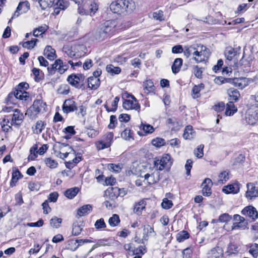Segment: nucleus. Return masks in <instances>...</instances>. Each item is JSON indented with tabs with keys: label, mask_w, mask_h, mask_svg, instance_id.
I'll use <instances>...</instances> for the list:
<instances>
[{
	"label": "nucleus",
	"mask_w": 258,
	"mask_h": 258,
	"mask_svg": "<svg viewBox=\"0 0 258 258\" xmlns=\"http://www.w3.org/2000/svg\"><path fill=\"white\" fill-rule=\"evenodd\" d=\"M184 55L188 58L192 55L191 59L196 63L205 61L209 57V49L203 45L194 44L184 46Z\"/></svg>",
	"instance_id": "1"
},
{
	"label": "nucleus",
	"mask_w": 258,
	"mask_h": 258,
	"mask_svg": "<svg viewBox=\"0 0 258 258\" xmlns=\"http://www.w3.org/2000/svg\"><path fill=\"white\" fill-rule=\"evenodd\" d=\"M110 9L114 13L125 15L133 11L135 9V5L132 1L117 0L110 4Z\"/></svg>",
	"instance_id": "2"
},
{
	"label": "nucleus",
	"mask_w": 258,
	"mask_h": 258,
	"mask_svg": "<svg viewBox=\"0 0 258 258\" xmlns=\"http://www.w3.org/2000/svg\"><path fill=\"white\" fill-rule=\"evenodd\" d=\"M47 105L42 99L35 100L32 104L26 111L25 115L31 119L38 117L39 114L43 113L46 111Z\"/></svg>",
	"instance_id": "3"
},
{
	"label": "nucleus",
	"mask_w": 258,
	"mask_h": 258,
	"mask_svg": "<svg viewBox=\"0 0 258 258\" xmlns=\"http://www.w3.org/2000/svg\"><path fill=\"white\" fill-rule=\"evenodd\" d=\"M114 25L109 21H106L95 31L94 36L96 39L102 41L110 37L114 32Z\"/></svg>",
	"instance_id": "4"
},
{
	"label": "nucleus",
	"mask_w": 258,
	"mask_h": 258,
	"mask_svg": "<svg viewBox=\"0 0 258 258\" xmlns=\"http://www.w3.org/2000/svg\"><path fill=\"white\" fill-rule=\"evenodd\" d=\"M247 105L248 109L246 112V119L249 124H254L257 119L258 98H250Z\"/></svg>",
	"instance_id": "5"
},
{
	"label": "nucleus",
	"mask_w": 258,
	"mask_h": 258,
	"mask_svg": "<svg viewBox=\"0 0 258 258\" xmlns=\"http://www.w3.org/2000/svg\"><path fill=\"white\" fill-rule=\"evenodd\" d=\"M98 9V0H83L82 6L78 8V12L81 15L92 16L95 14Z\"/></svg>",
	"instance_id": "6"
},
{
	"label": "nucleus",
	"mask_w": 258,
	"mask_h": 258,
	"mask_svg": "<svg viewBox=\"0 0 258 258\" xmlns=\"http://www.w3.org/2000/svg\"><path fill=\"white\" fill-rule=\"evenodd\" d=\"M213 109L217 112L223 111L225 108V114L226 116H232L237 111V107L235 106L233 101H229L225 105L222 102H219L213 106Z\"/></svg>",
	"instance_id": "7"
},
{
	"label": "nucleus",
	"mask_w": 258,
	"mask_h": 258,
	"mask_svg": "<svg viewBox=\"0 0 258 258\" xmlns=\"http://www.w3.org/2000/svg\"><path fill=\"white\" fill-rule=\"evenodd\" d=\"M171 157L169 154L164 155L160 159L154 161L155 167L159 170L169 169L171 165Z\"/></svg>",
	"instance_id": "8"
},
{
	"label": "nucleus",
	"mask_w": 258,
	"mask_h": 258,
	"mask_svg": "<svg viewBox=\"0 0 258 258\" xmlns=\"http://www.w3.org/2000/svg\"><path fill=\"white\" fill-rule=\"evenodd\" d=\"M29 85L26 82H22L15 87L14 90L9 93L8 97H29L26 90L29 88Z\"/></svg>",
	"instance_id": "9"
},
{
	"label": "nucleus",
	"mask_w": 258,
	"mask_h": 258,
	"mask_svg": "<svg viewBox=\"0 0 258 258\" xmlns=\"http://www.w3.org/2000/svg\"><path fill=\"white\" fill-rule=\"evenodd\" d=\"M84 79V76L81 74H72L68 77L67 81L73 86L84 90L86 88V86L83 84H80Z\"/></svg>",
	"instance_id": "10"
},
{
	"label": "nucleus",
	"mask_w": 258,
	"mask_h": 258,
	"mask_svg": "<svg viewBox=\"0 0 258 258\" xmlns=\"http://www.w3.org/2000/svg\"><path fill=\"white\" fill-rule=\"evenodd\" d=\"M113 136L112 132H108L105 134L102 139L96 143L98 150H100L109 148L113 142Z\"/></svg>",
	"instance_id": "11"
},
{
	"label": "nucleus",
	"mask_w": 258,
	"mask_h": 258,
	"mask_svg": "<svg viewBox=\"0 0 258 258\" xmlns=\"http://www.w3.org/2000/svg\"><path fill=\"white\" fill-rule=\"evenodd\" d=\"M241 213L245 217H248L252 221L258 218V211L252 206L245 207L241 212Z\"/></svg>",
	"instance_id": "12"
},
{
	"label": "nucleus",
	"mask_w": 258,
	"mask_h": 258,
	"mask_svg": "<svg viewBox=\"0 0 258 258\" xmlns=\"http://www.w3.org/2000/svg\"><path fill=\"white\" fill-rule=\"evenodd\" d=\"M73 98H69L64 101L62 107L64 113H68L78 109V104Z\"/></svg>",
	"instance_id": "13"
},
{
	"label": "nucleus",
	"mask_w": 258,
	"mask_h": 258,
	"mask_svg": "<svg viewBox=\"0 0 258 258\" xmlns=\"http://www.w3.org/2000/svg\"><path fill=\"white\" fill-rule=\"evenodd\" d=\"M30 9V4L28 1L20 2L15 12L14 15L12 17V19H14L19 16L21 14H24L28 12Z\"/></svg>",
	"instance_id": "14"
},
{
	"label": "nucleus",
	"mask_w": 258,
	"mask_h": 258,
	"mask_svg": "<svg viewBox=\"0 0 258 258\" xmlns=\"http://www.w3.org/2000/svg\"><path fill=\"white\" fill-rule=\"evenodd\" d=\"M213 185L212 180L209 178L204 179L202 184V192L204 196L209 197L212 194L211 187Z\"/></svg>",
	"instance_id": "15"
},
{
	"label": "nucleus",
	"mask_w": 258,
	"mask_h": 258,
	"mask_svg": "<svg viewBox=\"0 0 258 258\" xmlns=\"http://www.w3.org/2000/svg\"><path fill=\"white\" fill-rule=\"evenodd\" d=\"M123 107L127 110H137L140 108V106L136 98H132L131 100L126 99L123 101Z\"/></svg>",
	"instance_id": "16"
},
{
	"label": "nucleus",
	"mask_w": 258,
	"mask_h": 258,
	"mask_svg": "<svg viewBox=\"0 0 258 258\" xmlns=\"http://www.w3.org/2000/svg\"><path fill=\"white\" fill-rule=\"evenodd\" d=\"M247 190L245 194V196L247 199L252 200L253 198L258 197V187L254 186L253 183H247Z\"/></svg>",
	"instance_id": "17"
},
{
	"label": "nucleus",
	"mask_w": 258,
	"mask_h": 258,
	"mask_svg": "<svg viewBox=\"0 0 258 258\" xmlns=\"http://www.w3.org/2000/svg\"><path fill=\"white\" fill-rule=\"evenodd\" d=\"M143 87L146 95L151 96L155 95V87L151 80H147L144 82Z\"/></svg>",
	"instance_id": "18"
},
{
	"label": "nucleus",
	"mask_w": 258,
	"mask_h": 258,
	"mask_svg": "<svg viewBox=\"0 0 258 258\" xmlns=\"http://www.w3.org/2000/svg\"><path fill=\"white\" fill-rule=\"evenodd\" d=\"M223 250L222 247L217 246L208 252V258H222Z\"/></svg>",
	"instance_id": "19"
},
{
	"label": "nucleus",
	"mask_w": 258,
	"mask_h": 258,
	"mask_svg": "<svg viewBox=\"0 0 258 258\" xmlns=\"http://www.w3.org/2000/svg\"><path fill=\"white\" fill-rule=\"evenodd\" d=\"M24 115L22 113L17 109H15L12 117L11 125H20L23 122Z\"/></svg>",
	"instance_id": "20"
},
{
	"label": "nucleus",
	"mask_w": 258,
	"mask_h": 258,
	"mask_svg": "<svg viewBox=\"0 0 258 258\" xmlns=\"http://www.w3.org/2000/svg\"><path fill=\"white\" fill-rule=\"evenodd\" d=\"M76 47H79L80 48L82 49L84 48V46L83 45H74L73 46H71V47H69L68 45L64 46L63 47V51L67 53V54L69 56L71 57H77L79 56V55H77L76 54V52L75 51L76 49H77Z\"/></svg>",
	"instance_id": "21"
},
{
	"label": "nucleus",
	"mask_w": 258,
	"mask_h": 258,
	"mask_svg": "<svg viewBox=\"0 0 258 258\" xmlns=\"http://www.w3.org/2000/svg\"><path fill=\"white\" fill-rule=\"evenodd\" d=\"M119 98H114L113 101L108 99L106 103L104 105V107L107 112H115L117 108L118 102Z\"/></svg>",
	"instance_id": "22"
},
{
	"label": "nucleus",
	"mask_w": 258,
	"mask_h": 258,
	"mask_svg": "<svg viewBox=\"0 0 258 258\" xmlns=\"http://www.w3.org/2000/svg\"><path fill=\"white\" fill-rule=\"evenodd\" d=\"M22 177V175L19 169L17 168H13L12 179L10 181V186L13 187L16 185L18 180Z\"/></svg>",
	"instance_id": "23"
},
{
	"label": "nucleus",
	"mask_w": 258,
	"mask_h": 258,
	"mask_svg": "<svg viewBox=\"0 0 258 258\" xmlns=\"http://www.w3.org/2000/svg\"><path fill=\"white\" fill-rule=\"evenodd\" d=\"M223 192L226 194H237L239 191V185L237 183L229 184L224 186L222 189Z\"/></svg>",
	"instance_id": "24"
},
{
	"label": "nucleus",
	"mask_w": 258,
	"mask_h": 258,
	"mask_svg": "<svg viewBox=\"0 0 258 258\" xmlns=\"http://www.w3.org/2000/svg\"><path fill=\"white\" fill-rule=\"evenodd\" d=\"M237 54H239L237 50L232 47H227L225 49L224 55L228 60H231Z\"/></svg>",
	"instance_id": "25"
},
{
	"label": "nucleus",
	"mask_w": 258,
	"mask_h": 258,
	"mask_svg": "<svg viewBox=\"0 0 258 258\" xmlns=\"http://www.w3.org/2000/svg\"><path fill=\"white\" fill-rule=\"evenodd\" d=\"M100 84V80L97 77H90L88 78L87 88L92 90H95L99 87Z\"/></svg>",
	"instance_id": "26"
},
{
	"label": "nucleus",
	"mask_w": 258,
	"mask_h": 258,
	"mask_svg": "<svg viewBox=\"0 0 258 258\" xmlns=\"http://www.w3.org/2000/svg\"><path fill=\"white\" fill-rule=\"evenodd\" d=\"M144 179L146 180L149 184H153L159 180L158 173H153L151 174L147 173L144 176Z\"/></svg>",
	"instance_id": "27"
},
{
	"label": "nucleus",
	"mask_w": 258,
	"mask_h": 258,
	"mask_svg": "<svg viewBox=\"0 0 258 258\" xmlns=\"http://www.w3.org/2000/svg\"><path fill=\"white\" fill-rule=\"evenodd\" d=\"M92 206L91 205H85L77 210V215L79 217L86 216L92 211Z\"/></svg>",
	"instance_id": "28"
},
{
	"label": "nucleus",
	"mask_w": 258,
	"mask_h": 258,
	"mask_svg": "<svg viewBox=\"0 0 258 258\" xmlns=\"http://www.w3.org/2000/svg\"><path fill=\"white\" fill-rule=\"evenodd\" d=\"M196 136V132L194 131L192 126L187 125L185 127L183 134V137L185 140H191Z\"/></svg>",
	"instance_id": "29"
},
{
	"label": "nucleus",
	"mask_w": 258,
	"mask_h": 258,
	"mask_svg": "<svg viewBox=\"0 0 258 258\" xmlns=\"http://www.w3.org/2000/svg\"><path fill=\"white\" fill-rule=\"evenodd\" d=\"M140 128L144 132V134H143L142 132L138 131V134L140 136H144L148 134H151L154 131L153 126L149 124L142 123Z\"/></svg>",
	"instance_id": "30"
},
{
	"label": "nucleus",
	"mask_w": 258,
	"mask_h": 258,
	"mask_svg": "<svg viewBox=\"0 0 258 258\" xmlns=\"http://www.w3.org/2000/svg\"><path fill=\"white\" fill-rule=\"evenodd\" d=\"M43 54L50 60H53L56 57L55 50L49 45L46 46L44 50Z\"/></svg>",
	"instance_id": "31"
},
{
	"label": "nucleus",
	"mask_w": 258,
	"mask_h": 258,
	"mask_svg": "<svg viewBox=\"0 0 258 258\" xmlns=\"http://www.w3.org/2000/svg\"><path fill=\"white\" fill-rule=\"evenodd\" d=\"M107 192L109 194V197L112 200L116 199L121 195V189L117 187L109 188L107 190Z\"/></svg>",
	"instance_id": "32"
},
{
	"label": "nucleus",
	"mask_w": 258,
	"mask_h": 258,
	"mask_svg": "<svg viewBox=\"0 0 258 258\" xmlns=\"http://www.w3.org/2000/svg\"><path fill=\"white\" fill-rule=\"evenodd\" d=\"M182 59L181 58H177L174 60L171 66L172 71L173 74H176L179 72L182 64Z\"/></svg>",
	"instance_id": "33"
},
{
	"label": "nucleus",
	"mask_w": 258,
	"mask_h": 258,
	"mask_svg": "<svg viewBox=\"0 0 258 258\" xmlns=\"http://www.w3.org/2000/svg\"><path fill=\"white\" fill-rule=\"evenodd\" d=\"M233 83L235 86L241 89L248 85V80L245 78H235L233 80Z\"/></svg>",
	"instance_id": "34"
},
{
	"label": "nucleus",
	"mask_w": 258,
	"mask_h": 258,
	"mask_svg": "<svg viewBox=\"0 0 258 258\" xmlns=\"http://www.w3.org/2000/svg\"><path fill=\"white\" fill-rule=\"evenodd\" d=\"M79 191V188L77 187H72L69 189H68L64 192V195L66 197L70 199H72L74 198L77 194L78 193Z\"/></svg>",
	"instance_id": "35"
},
{
	"label": "nucleus",
	"mask_w": 258,
	"mask_h": 258,
	"mask_svg": "<svg viewBox=\"0 0 258 258\" xmlns=\"http://www.w3.org/2000/svg\"><path fill=\"white\" fill-rule=\"evenodd\" d=\"M189 237V234L187 231L182 230L176 234V240L179 242H182Z\"/></svg>",
	"instance_id": "36"
},
{
	"label": "nucleus",
	"mask_w": 258,
	"mask_h": 258,
	"mask_svg": "<svg viewBox=\"0 0 258 258\" xmlns=\"http://www.w3.org/2000/svg\"><path fill=\"white\" fill-rule=\"evenodd\" d=\"M46 123L41 120H38L36 122L35 128L33 129V132L36 134H40L44 128Z\"/></svg>",
	"instance_id": "37"
},
{
	"label": "nucleus",
	"mask_w": 258,
	"mask_h": 258,
	"mask_svg": "<svg viewBox=\"0 0 258 258\" xmlns=\"http://www.w3.org/2000/svg\"><path fill=\"white\" fill-rule=\"evenodd\" d=\"M144 231V238L145 239H147V237L149 235H155L156 233L154 230L153 228L151 227L150 225H147L144 226L143 229Z\"/></svg>",
	"instance_id": "38"
},
{
	"label": "nucleus",
	"mask_w": 258,
	"mask_h": 258,
	"mask_svg": "<svg viewBox=\"0 0 258 258\" xmlns=\"http://www.w3.org/2000/svg\"><path fill=\"white\" fill-rule=\"evenodd\" d=\"M40 7L42 10H45L47 8H50L54 4V0H38Z\"/></svg>",
	"instance_id": "39"
},
{
	"label": "nucleus",
	"mask_w": 258,
	"mask_h": 258,
	"mask_svg": "<svg viewBox=\"0 0 258 258\" xmlns=\"http://www.w3.org/2000/svg\"><path fill=\"white\" fill-rule=\"evenodd\" d=\"M62 63V60L60 59H56L54 63L51 66V67H48L47 68V70L48 72L51 74H54L55 72L57 70L58 65Z\"/></svg>",
	"instance_id": "40"
},
{
	"label": "nucleus",
	"mask_w": 258,
	"mask_h": 258,
	"mask_svg": "<svg viewBox=\"0 0 258 258\" xmlns=\"http://www.w3.org/2000/svg\"><path fill=\"white\" fill-rule=\"evenodd\" d=\"M229 179V172L224 171L219 175V179L218 183L219 184H224Z\"/></svg>",
	"instance_id": "41"
},
{
	"label": "nucleus",
	"mask_w": 258,
	"mask_h": 258,
	"mask_svg": "<svg viewBox=\"0 0 258 258\" xmlns=\"http://www.w3.org/2000/svg\"><path fill=\"white\" fill-rule=\"evenodd\" d=\"M106 70L108 73L111 74L112 75L118 74L121 72V69L119 67H115L112 64L107 65Z\"/></svg>",
	"instance_id": "42"
},
{
	"label": "nucleus",
	"mask_w": 258,
	"mask_h": 258,
	"mask_svg": "<svg viewBox=\"0 0 258 258\" xmlns=\"http://www.w3.org/2000/svg\"><path fill=\"white\" fill-rule=\"evenodd\" d=\"M120 222L119 216L117 214H113L108 220V223L111 227L116 226Z\"/></svg>",
	"instance_id": "43"
},
{
	"label": "nucleus",
	"mask_w": 258,
	"mask_h": 258,
	"mask_svg": "<svg viewBox=\"0 0 258 258\" xmlns=\"http://www.w3.org/2000/svg\"><path fill=\"white\" fill-rule=\"evenodd\" d=\"M62 222V219L57 218V217H53L50 220V225L55 228H58L60 226V224Z\"/></svg>",
	"instance_id": "44"
},
{
	"label": "nucleus",
	"mask_w": 258,
	"mask_h": 258,
	"mask_svg": "<svg viewBox=\"0 0 258 258\" xmlns=\"http://www.w3.org/2000/svg\"><path fill=\"white\" fill-rule=\"evenodd\" d=\"M249 252L253 257L256 258L258 256V244L256 243L251 244L249 246Z\"/></svg>",
	"instance_id": "45"
},
{
	"label": "nucleus",
	"mask_w": 258,
	"mask_h": 258,
	"mask_svg": "<svg viewBox=\"0 0 258 258\" xmlns=\"http://www.w3.org/2000/svg\"><path fill=\"white\" fill-rule=\"evenodd\" d=\"M38 40L37 39H32L30 41H27L23 43L22 46L24 48H26L27 49H31L34 47L36 42H38Z\"/></svg>",
	"instance_id": "46"
},
{
	"label": "nucleus",
	"mask_w": 258,
	"mask_h": 258,
	"mask_svg": "<svg viewBox=\"0 0 258 258\" xmlns=\"http://www.w3.org/2000/svg\"><path fill=\"white\" fill-rule=\"evenodd\" d=\"M44 162L47 167L51 169L56 168L58 165L57 162L51 158H46L44 160Z\"/></svg>",
	"instance_id": "47"
},
{
	"label": "nucleus",
	"mask_w": 258,
	"mask_h": 258,
	"mask_svg": "<svg viewBox=\"0 0 258 258\" xmlns=\"http://www.w3.org/2000/svg\"><path fill=\"white\" fill-rule=\"evenodd\" d=\"M145 208V205L143 201L139 202L137 204L134 209V212L138 215L141 214L142 210Z\"/></svg>",
	"instance_id": "48"
},
{
	"label": "nucleus",
	"mask_w": 258,
	"mask_h": 258,
	"mask_svg": "<svg viewBox=\"0 0 258 258\" xmlns=\"http://www.w3.org/2000/svg\"><path fill=\"white\" fill-rule=\"evenodd\" d=\"M70 91V87L66 84L61 85L57 89V92L60 95H68Z\"/></svg>",
	"instance_id": "49"
},
{
	"label": "nucleus",
	"mask_w": 258,
	"mask_h": 258,
	"mask_svg": "<svg viewBox=\"0 0 258 258\" xmlns=\"http://www.w3.org/2000/svg\"><path fill=\"white\" fill-rule=\"evenodd\" d=\"M82 231V228L78 222L74 223L73 225L72 234L74 236L79 235Z\"/></svg>",
	"instance_id": "50"
},
{
	"label": "nucleus",
	"mask_w": 258,
	"mask_h": 258,
	"mask_svg": "<svg viewBox=\"0 0 258 258\" xmlns=\"http://www.w3.org/2000/svg\"><path fill=\"white\" fill-rule=\"evenodd\" d=\"M232 219V217L230 215H229L227 213H224L221 214L219 217L218 220H216L217 222H223V223H227L230 221Z\"/></svg>",
	"instance_id": "51"
},
{
	"label": "nucleus",
	"mask_w": 258,
	"mask_h": 258,
	"mask_svg": "<svg viewBox=\"0 0 258 258\" xmlns=\"http://www.w3.org/2000/svg\"><path fill=\"white\" fill-rule=\"evenodd\" d=\"M204 146L203 144H201L198 146V147L194 150L195 155L198 158H202L204 155L203 149Z\"/></svg>",
	"instance_id": "52"
},
{
	"label": "nucleus",
	"mask_w": 258,
	"mask_h": 258,
	"mask_svg": "<svg viewBox=\"0 0 258 258\" xmlns=\"http://www.w3.org/2000/svg\"><path fill=\"white\" fill-rule=\"evenodd\" d=\"M121 137L122 139L125 140H130L131 139H133L132 136L131 131L128 128H125L121 134Z\"/></svg>",
	"instance_id": "53"
},
{
	"label": "nucleus",
	"mask_w": 258,
	"mask_h": 258,
	"mask_svg": "<svg viewBox=\"0 0 258 258\" xmlns=\"http://www.w3.org/2000/svg\"><path fill=\"white\" fill-rule=\"evenodd\" d=\"M173 206V203L171 200L168 199V198H164L161 203V207L164 209H169L171 208Z\"/></svg>",
	"instance_id": "54"
},
{
	"label": "nucleus",
	"mask_w": 258,
	"mask_h": 258,
	"mask_svg": "<svg viewBox=\"0 0 258 258\" xmlns=\"http://www.w3.org/2000/svg\"><path fill=\"white\" fill-rule=\"evenodd\" d=\"M152 144L156 147H160L165 145V140L162 138H157L152 140Z\"/></svg>",
	"instance_id": "55"
},
{
	"label": "nucleus",
	"mask_w": 258,
	"mask_h": 258,
	"mask_svg": "<svg viewBox=\"0 0 258 258\" xmlns=\"http://www.w3.org/2000/svg\"><path fill=\"white\" fill-rule=\"evenodd\" d=\"M94 226L97 229H99L101 228H105L106 227V225L104 219L103 218H100L95 222Z\"/></svg>",
	"instance_id": "56"
},
{
	"label": "nucleus",
	"mask_w": 258,
	"mask_h": 258,
	"mask_svg": "<svg viewBox=\"0 0 258 258\" xmlns=\"http://www.w3.org/2000/svg\"><path fill=\"white\" fill-rule=\"evenodd\" d=\"M117 123V118L115 115H111L110 117L109 124L108 125V127L109 129L114 128Z\"/></svg>",
	"instance_id": "57"
},
{
	"label": "nucleus",
	"mask_w": 258,
	"mask_h": 258,
	"mask_svg": "<svg viewBox=\"0 0 258 258\" xmlns=\"http://www.w3.org/2000/svg\"><path fill=\"white\" fill-rule=\"evenodd\" d=\"M70 242L72 244H74L75 245L73 248H71V250L73 251L76 250L79 247L85 243V239H77L75 242L73 240H71Z\"/></svg>",
	"instance_id": "58"
},
{
	"label": "nucleus",
	"mask_w": 258,
	"mask_h": 258,
	"mask_svg": "<svg viewBox=\"0 0 258 258\" xmlns=\"http://www.w3.org/2000/svg\"><path fill=\"white\" fill-rule=\"evenodd\" d=\"M247 223L246 222H236L233 224V225L231 227V230L234 229H237L240 228H244L246 226Z\"/></svg>",
	"instance_id": "59"
},
{
	"label": "nucleus",
	"mask_w": 258,
	"mask_h": 258,
	"mask_svg": "<svg viewBox=\"0 0 258 258\" xmlns=\"http://www.w3.org/2000/svg\"><path fill=\"white\" fill-rule=\"evenodd\" d=\"M227 93L229 97H240V93L239 91L235 88H231L227 90Z\"/></svg>",
	"instance_id": "60"
},
{
	"label": "nucleus",
	"mask_w": 258,
	"mask_h": 258,
	"mask_svg": "<svg viewBox=\"0 0 258 258\" xmlns=\"http://www.w3.org/2000/svg\"><path fill=\"white\" fill-rule=\"evenodd\" d=\"M193 162L191 159H188L186 160L185 169L186 170V174L187 175H189L190 174V170L192 167Z\"/></svg>",
	"instance_id": "61"
},
{
	"label": "nucleus",
	"mask_w": 258,
	"mask_h": 258,
	"mask_svg": "<svg viewBox=\"0 0 258 258\" xmlns=\"http://www.w3.org/2000/svg\"><path fill=\"white\" fill-rule=\"evenodd\" d=\"M28 187L31 191H38L40 188V185L37 182H30L29 183Z\"/></svg>",
	"instance_id": "62"
},
{
	"label": "nucleus",
	"mask_w": 258,
	"mask_h": 258,
	"mask_svg": "<svg viewBox=\"0 0 258 258\" xmlns=\"http://www.w3.org/2000/svg\"><path fill=\"white\" fill-rule=\"evenodd\" d=\"M194 74L198 78H201L202 76L203 71L202 68H199L198 66H195L194 67Z\"/></svg>",
	"instance_id": "63"
},
{
	"label": "nucleus",
	"mask_w": 258,
	"mask_h": 258,
	"mask_svg": "<svg viewBox=\"0 0 258 258\" xmlns=\"http://www.w3.org/2000/svg\"><path fill=\"white\" fill-rule=\"evenodd\" d=\"M184 48L183 49L182 46L180 45H177L173 46L172 48V52L173 53H179L183 52L184 53Z\"/></svg>",
	"instance_id": "64"
}]
</instances>
